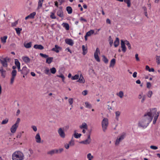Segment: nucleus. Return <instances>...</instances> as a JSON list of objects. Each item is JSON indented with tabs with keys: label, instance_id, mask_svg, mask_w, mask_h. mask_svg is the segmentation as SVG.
Here are the masks:
<instances>
[{
	"label": "nucleus",
	"instance_id": "a211bd4d",
	"mask_svg": "<svg viewBox=\"0 0 160 160\" xmlns=\"http://www.w3.org/2000/svg\"><path fill=\"white\" fill-rule=\"evenodd\" d=\"M61 49V48L58 45H56L55 46V47L52 49V50L55 51L56 52L58 53L59 52V50Z\"/></svg>",
	"mask_w": 160,
	"mask_h": 160
},
{
	"label": "nucleus",
	"instance_id": "79ce46f5",
	"mask_svg": "<svg viewBox=\"0 0 160 160\" xmlns=\"http://www.w3.org/2000/svg\"><path fill=\"white\" fill-rule=\"evenodd\" d=\"M16 32L17 34H19L20 33L21 31L22 30V29L20 28H15Z\"/></svg>",
	"mask_w": 160,
	"mask_h": 160
},
{
	"label": "nucleus",
	"instance_id": "a878e982",
	"mask_svg": "<svg viewBox=\"0 0 160 160\" xmlns=\"http://www.w3.org/2000/svg\"><path fill=\"white\" fill-rule=\"evenodd\" d=\"M8 38L7 36H5L1 38V40L2 41V42L3 43H5L6 42V39H7Z\"/></svg>",
	"mask_w": 160,
	"mask_h": 160
},
{
	"label": "nucleus",
	"instance_id": "ea45409f",
	"mask_svg": "<svg viewBox=\"0 0 160 160\" xmlns=\"http://www.w3.org/2000/svg\"><path fill=\"white\" fill-rule=\"evenodd\" d=\"M85 104L86 105V107L87 108H92L91 105L88 102H85Z\"/></svg>",
	"mask_w": 160,
	"mask_h": 160
},
{
	"label": "nucleus",
	"instance_id": "e2e57ef3",
	"mask_svg": "<svg viewBox=\"0 0 160 160\" xmlns=\"http://www.w3.org/2000/svg\"><path fill=\"white\" fill-rule=\"evenodd\" d=\"M150 148H151L152 149H153V150H156L158 148L157 147L152 145L150 146Z\"/></svg>",
	"mask_w": 160,
	"mask_h": 160
},
{
	"label": "nucleus",
	"instance_id": "bb28decb",
	"mask_svg": "<svg viewBox=\"0 0 160 160\" xmlns=\"http://www.w3.org/2000/svg\"><path fill=\"white\" fill-rule=\"evenodd\" d=\"M121 114V112L120 111H118L115 112L116 119L117 121L119 120V117Z\"/></svg>",
	"mask_w": 160,
	"mask_h": 160
},
{
	"label": "nucleus",
	"instance_id": "393cba45",
	"mask_svg": "<svg viewBox=\"0 0 160 160\" xmlns=\"http://www.w3.org/2000/svg\"><path fill=\"white\" fill-rule=\"evenodd\" d=\"M22 59L24 62L26 63H28L30 62V59L28 57H22Z\"/></svg>",
	"mask_w": 160,
	"mask_h": 160
},
{
	"label": "nucleus",
	"instance_id": "09e8293b",
	"mask_svg": "<svg viewBox=\"0 0 160 160\" xmlns=\"http://www.w3.org/2000/svg\"><path fill=\"white\" fill-rule=\"evenodd\" d=\"M15 63L17 67L20 65V63L17 59H15Z\"/></svg>",
	"mask_w": 160,
	"mask_h": 160
},
{
	"label": "nucleus",
	"instance_id": "a19ab883",
	"mask_svg": "<svg viewBox=\"0 0 160 160\" xmlns=\"http://www.w3.org/2000/svg\"><path fill=\"white\" fill-rule=\"evenodd\" d=\"M18 23V20L12 23L11 26L12 27H16Z\"/></svg>",
	"mask_w": 160,
	"mask_h": 160
},
{
	"label": "nucleus",
	"instance_id": "5fc2aeb1",
	"mask_svg": "<svg viewBox=\"0 0 160 160\" xmlns=\"http://www.w3.org/2000/svg\"><path fill=\"white\" fill-rule=\"evenodd\" d=\"M51 15H50V18L53 19H55L56 18V17L55 16L54 13L51 12Z\"/></svg>",
	"mask_w": 160,
	"mask_h": 160
},
{
	"label": "nucleus",
	"instance_id": "20e7f679",
	"mask_svg": "<svg viewBox=\"0 0 160 160\" xmlns=\"http://www.w3.org/2000/svg\"><path fill=\"white\" fill-rule=\"evenodd\" d=\"M126 133L123 132L121 135L118 136L115 141V144L116 146H118L120 142L122 140L125 138Z\"/></svg>",
	"mask_w": 160,
	"mask_h": 160
},
{
	"label": "nucleus",
	"instance_id": "5701e85b",
	"mask_svg": "<svg viewBox=\"0 0 160 160\" xmlns=\"http://www.w3.org/2000/svg\"><path fill=\"white\" fill-rule=\"evenodd\" d=\"M77 82L81 83H84V79L82 74L80 75V78L77 81Z\"/></svg>",
	"mask_w": 160,
	"mask_h": 160
},
{
	"label": "nucleus",
	"instance_id": "2f4dec72",
	"mask_svg": "<svg viewBox=\"0 0 160 160\" xmlns=\"http://www.w3.org/2000/svg\"><path fill=\"white\" fill-rule=\"evenodd\" d=\"M63 26L65 28L66 30H68L69 29V24L66 23H63Z\"/></svg>",
	"mask_w": 160,
	"mask_h": 160
},
{
	"label": "nucleus",
	"instance_id": "1a4fd4ad",
	"mask_svg": "<svg viewBox=\"0 0 160 160\" xmlns=\"http://www.w3.org/2000/svg\"><path fill=\"white\" fill-rule=\"evenodd\" d=\"M98 53H100V51L98 48H97L95 52L94 53V57L95 59L97 62H100V60L98 56Z\"/></svg>",
	"mask_w": 160,
	"mask_h": 160
},
{
	"label": "nucleus",
	"instance_id": "13d9d810",
	"mask_svg": "<svg viewBox=\"0 0 160 160\" xmlns=\"http://www.w3.org/2000/svg\"><path fill=\"white\" fill-rule=\"evenodd\" d=\"M68 102L70 105H72L73 103V99L72 98H70L68 99Z\"/></svg>",
	"mask_w": 160,
	"mask_h": 160
},
{
	"label": "nucleus",
	"instance_id": "37998d69",
	"mask_svg": "<svg viewBox=\"0 0 160 160\" xmlns=\"http://www.w3.org/2000/svg\"><path fill=\"white\" fill-rule=\"evenodd\" d=\"M36 15L35 12H33L30 14L28 16L30 18H34V16Z\"/></svg>",
	"mask_w": 160,
	"mask_h": 160
},
{
	"label": "nucleus",
	"instance_id": "7c9ffc66",
	"mask_svg": "<svg viewBox=\"0 0 160 160\" xmlns=\"http://www.w3.org/2000/svg\"><path fill=\"white\" fill-rule=\"evenodd\" d=\"M43 0H39L38 8L39 9L42 7Z\"/></svg>",
	"mask_w": 160,
	"mask_h": 160
},
{
	"label": "nucleus",
	"instance_id": "bf43d9fd",
	"mask_svg": "<svg viewBox=\"0 0 160 160\" xmlns=\"http://www.w3.org/2000/svg\"><path fill=\"white\" fill-rule=\"evenodd\" d=\"M70 145H73L74 144V141L72 139V138L69 142V144Z\"/></svg>",
	"mask_w": 160,
	"mask_h": 160
},
{
	"label": "nucleus",
	"instance_id": "f257e3e1",
	"mask_svg": "<svg viewBox=\"0 0 160 160\" xmlns=\"http://www.w3.org/2000/svg\"><path fill=\"white\" fill-rule=\"evenodd\" d=\"M159 115V112H157L156 108L150 110V112H147L143 116L142 119L138 123L139 127L143 128H146L152 121L153 116L154 118L153 123V124H155Z\"/></svg>",
	"mask_w": 160,
	"mask_h": 160
},
{
	"label": "nucleus",
	"instance_id": "72a5a7b5",
	"mask_svg": "<svg viewBox=\"0 0 160 160\" xmlns=\"http://www.w3.org/2000/svg\"><path fill=\"white\" fill-rule=\"evenodd\" d=\"M82 50L83 51V54L84 55L86 54L87 52V48L85 47V46L84 45H83L82 46Z\"/></svg>",
	"mask_w": 160,
	"mask_h": 160
},
{
	"label": "nucleus",
	"instance_id": "dca6fc26",
	"mask_svg": "<svg viewBox=\"0 0 160 160\" xmlns=\"http://www.w3.org/2000/svg\"><path fill=\"white\" fill-rule=\"evenodd\" d=\"M47 154L51 156H52L55 154H57V151L55 149L52 150L47 152Z\"/></svg>",
	"mask_w": 160,
	"mask_h": 160
},
{
	"label": "nucleus",
	"instance_id": "412c9836",
	"mask_svg": "<svg viewBox=\"0 0 160 160\" xmlns=\"http://www.w3.org/2000/svg\"><path fill=\"white\" fill-rule=\"evenodd\" d=\"M79 128L81 129L84 128L86 129H88V126L85 122H83L81 125L79 126Z\"/></svg>",
	"mask_w": 160,
	"mask_h": 160
},
{
	"label": "nucleus",
	"instance_id": "4c0bfd02",
	"mask_svg": "<svg viewBox=\"0 0 160 160\" xmlns=\"http://www.w3.org/2000/svg\"><path fill=\"white\" fill-rule=\"evenodd\" d=\"M50 71L52 74H55L56 72V70L55 68L53 67L50 69Z\"/></svg>",
	"mask_w": 160,
	"mask_h": 160
},
{
	"label": "nucleus",
	"instance_id": "49530a36",
	"mask_svg": "<svg viewBox=\"0 0 160 160\" xmlns=\"http://www.w3.org/2000/svg\"><path fill=\"white\" fill-rule=\"evenodd\" d=\"M79 78V75H75L74 76L72 77V79L73 80L78 79Z\"/></svg>",
	"mask_w": 160,
	"mask_h": 160
},
{
	"label": "nucleus",
	"instance_id": "de8ad7c7",
	"mask_svg": "<svg viewBox=\"0 0 160 160\" xmlns=\"http://www.w3.org/2000/svg\"><path fill=\"white\" fill-rule=\"evenodd\" d=\"M109 44H110L111 46L112 45V44L113 43V40L112 39V38H111V36H109Z\"/></svg>",
	"mask_w": 160,
	"mask_h": 160
},
{
	"label": "nucleus",
	"instance_id": "052dcab7",
	"mask_svg": "<svg viewBox=\"0 0 160 160\" xmlns=\"http://www.w3.org/2000/svg\"><path fill=\"white\" fill-rule=\"evenodd\" d=\"M93 158V157L91 155V154L90 153H89L87 155V158L88 159H92Z\"/></svg>",
	"mask_w": 160,
	"mask_h": 160
},
{
	"label": "nucleus",
	"instance_id": "423d86ee",
	"mask_svg": "<svg viewBox=\"0 0 160 160\" xmlns=\"http://www.w3.org/2000/svg\"><path fill=\"white\" fill-rule=\"evenodd\" d=\"M9 59L8 58H4L2 59H0V61L3 67L7 68L8 66L7 62L9 61Z\"/></svg>",
	"mask_w": 160,
	"mask_h": 160
},
{
	"label": "nucleus",
	"instance_id": "58836bf2",
	"mask_svg": "<svg viewBox=\"0 0 160 160\" xmlns=\"http://www.w3.org/2000/svg\"><path fill=\"white\" fill-rule=\"evenodd\" d=\"M156 62L158 65L160 64V56H156Z\"/></svg>",
	"mask_w": 160,
	"mask_h": 160
},
{
	"label": "nucleus",
	"instance_id": "4be33fe9",
	"mask_svg": "<svg viewBox=\"0 0 160 160\" xmlns=\"http://www.w3.org/2000/svg\"><path fill=\"white\" fill-rule=\"evenodd\" d=\"M119 44V39L118 38H116L115 41L114 42V44L115 47H117Z\"/></svg>",
	"mask_w": 160,
	"mask_h": 160
},
{
	"label": "nucleus",
	"instance_id": "603ef678",
	"mask_svg": "<svg viewBox=\"0 0 160 160\" xmlns=\"http://www.w3.org/2000/svg\"><path fill=\"white\" fill-rule=\"evenodd\" d=\"M152 94V92L151 91H149L147 95L149 98H150L151 97Z\"/></svg>",
	"mask_w": 160,
	"mask_h": 160
},
{
	"label": "nucleus",
	"instance_id": "9b49d317",
	"mask_svg": "<svg viewBox=\"0 0 160 160\" xmlns=\"http://www.w3.org/2000/svg\"><path fill=\"white\" fill-rule=\"evenodd\" d=\"M0 72L1 73V76L3 78H5L6 77L7 72L4 70L2 67L0 68Z\"/></svg>",
	"mask_w": 160,
	"mask_h": 160
},
{
	"label": "nucleus",
	"instance_id": "c85d7f7f",
	"mask_svg": "<svg viewBox=\"0 0 160 160\" xmlns=\"http://www.w3.org/2000/svg\"><path fill=\"white\" fill-rule=\"evenodd\" d=\"M66 10L69 14H70L72 12V9L70 6L67 7L66 8Z\"/></svg>",
	"mask_w": 160,
	"mask_h": 160
},
{
	"label": "nucleus",
	"instance_id": "0e129e2a",
	"mask_svg": "<svg viewBox=\"0 0 160 160\" xmlns=\"http://www.w3.org/2000/svg\"><path fill=\"white\" fill-rule=\"evenodd\" d=\"M31 128H32L33 131L35 132H36L37 130V128L35 126H32Z\"/></svg>",
	"mask_w": 160,
	"mask_h": 160
},
{
	"label": "nucleus",
	"instance_id": "69168bd1",
	"mask_svg": "<svg viewBox=\"0 0 160 160\" xmlns=\"http://www.w3.org/2000/svg\"><path fill=\"white\" fill-rule=\"evenodd\" d=\"M151 86V83L150 82H148L147 83V87L148 88H150Z\"/></svg>",
	"mask_w": 160,
	"mask_h": 160
},
{
	"label": "nucleus",
	"instance_id": "774afa93",
	"mask_svg": "<svg viewBox=\"0 0 160 160\" xmlns=\"http://www.w3.org/2000/svg\"><path fill=\"white\" fill-rule=\"evenodd\" d=\"M145 99H146V96H145V95H144L142 97V98L141 101V102L142 103H143L144 102V100H145Z\"/></svg>",
	"mask_w": 160,
	"mask_h": 160
},
{
	"label": "nucleus",
	"instance_id": "cd10ccee",
	"mask_svg": "<svg viewBox=\"0 0 160 160\" xmlns=\"http://www.w3.org/2000/svg\"><path fill=\"white\" fill-rule=\"evenodd\" d=\"M53 58L49 57L47 58L46 59V62L48 64H50L52 61Z\"/></svg>",
	"mask_w": 160,
	"mask_h": 160
},
{
	"label": "nucleus",
	"instance_id": "680f3d73",
	"mask_svg": "<svg viewBox=\"0 0 160 160\" xmlns=\"http://www.w3.org/2000/svg\"><path fill=\"white\" fill-rule=\"evenodd\" d=\"M56 150L57 151V154L61 153L63 151V148H60L59 149H56Z\"/></svg>",
	"mask_w": 160,
	"mask_h": 160
},
{
	"label": "nucleus",
	"instance_id": "c03bdc74",
	"mask_svg": "<svg viewBox=\"0 0 160 160\" xmlns=\"http://www.w3.org/2000/svg\"><path fill=\"white\" fill-rule=\"evenodd\" d=\"M8 119L7 118H6L5 119L3 120L2 121L1 124L2 125L6 124L8 122Z\"/></svg>",
	"mask_w": 160,
	"mask_h": 160
},
{
	"label": "nucleus",
	"instance_id": "b1692460",
	"mask_svg": "<svg viewBox=\"0 0 160 160\" xmlns=\"http://www.w3.org/2000/svg\"><path fill=\"white\" fill-rule=\"evenodd\" d=\"M115 62H116L115 59L114 58H113V59H112L110 61L109 67H113L115 64Z\"/></svg>",
	"mask_w": 160,
	"mask_h": 160
},
{
	"label": "nucleus",
	"instance_id": "ddd939ff",
	"mask_svg": "<svg viewBox=\"0 0 160 160\" xmlns=\"http://www.w3.org/2000/svg\"><path fill=\"white\" fill-rule=\"evenodd\" d=\"M65 41L66 43L70 46H72L73 45V41L71 39L67 38L65 39Z\"/></svg>",
	"mask_w": 160,
	"mask_h": 160
},
{
	"label": "nucleus",
	"instance_id": "6e6552de",
	"mask_svg": "<svg viewBox=\"0 0 160 160\" xmlns=\"http://www.w3.org/2000/svg\"><path fill=\"white\" fill-rule=\"evenodd\" d=\"M58 132L61 138H65V134L64 132V128H59L58 131Z\"/></svg>",
	"mask_w": 160,
	"mask_h": 160
},
{
	"label": "nucleus",
	"instance_id": "0eeeda50",
	"mask_svg": "<svg viewBox=\"0 0 160 160\" xmlns=\"http://www.w3.org/2000/svg\"><path fill=\"white\" fill-rule=\"evenodd\" d=\"M91 141L90 133L88 135L87 138L86 140L80 142L79 143L81 144L88 145L89 144L91 143Z\"/></svg>",
	"mask_w": 160,
	"mask_h": 160
},
{
	"label": "nucleus",
	"instance_id": "39448f33",
	"mask_svg": "<svg viewBox=\"0 0 160 160\" xmlns=\"http://www.w3.org/2000/svg\"><path fill=\"white\" fill-rule=\"evenodd\" d=\"M12 68L13 70L11 72L12 77L10 80V83L11 84L13 83L14 79L17 74V71L14 70L16 68V67L13 66Z\"/></svg>",
	"mask_w": 160,
	"mask_h": 160
},
{
	"label": "nucleus",
	"instance_id": "c756f323",
	"mask_svg": "<svg viewBox=\"0 0 160 160\" xmlns=\"http://www.w3.org/2000/svg\"><path fill=\"white\" fill-rule=\"evenodd\" d=\"M94 31L93 30H91L87 32L86 35L88 37L90 36L91 35L94 33Z\"/></svg>",
	"mask_w": 160,
	"mask_h": 160
},
{
	"label": "nucleus",
	"instance_id": "4468645a",
	"mask_svg": "<svg viewBox=\"0 0 160 160\" xmlns=\"http://www.w3.org/2000/svg\"><path fill=\"white\" fill-rule=\"evenodd\" d=\"M18 127L14 124L13 125L10 129V131L12 133H14Z\"/></svg>",
	"mask_w": 160,
	"mask_h": 160
},
{
	"label": "nucleus",
	"instance_id": "f704fd0d",
	"mask_svg": "<svg viewBox=\"0 0 160 160\" xmlns=\"http://www.w3.org/2000/svg\"><path fill=\"white\" fill-rule=\"evenodd\" d=\"M117 95L121 98H122L124 95L122 91H120L117 94Z\"/></svg>",
	"mask_w": 160,
	"mask_h": 160
},
{
	"label": "nucleus",
	"instance_id": "e433bc0d",
	"mask_svg": "<svg viewBox=\"0 0 160 160\" xmlns=\"http://www.w3.org/2000/svg\"><path fill=\"white\" fill-rule=\"evenodd\" d=\"M124 41L125 44L127 45L128 48L129 49H130L131 48V45L129 42L127 40H125Z\"/></svg>",
	"mask_w": 160,
	"mask_h": 160
},
{
	"label": "nucleus",
	"instance_id": "9d476101",
	"mask_svg": "<svg viewBox=\"0 0 160 160\" xmlns=\"http://www.w3.org/2000/svg\"><path fill=\"white\" fill-rule=\"evenodd\" d=\"M30 72L29 70L26 67H24L22 69L21 73L24 75H27Z\"/></svg>",
	"mask_w": 160,
	"mask_h": 160
},
{
	"label": "nucleus",
	"instance_id": "c9c22d12",
	"mask_svg": "<svg viewBox=\"0 0 160 160\" xmlns=\"http://www.w3.org/2000/svg\"><path fill=\"white\" fill-rule=\"evenodd\" d=\"M125 2L127 4V6L130 7L131 6V1L130 0H124Z\"/></svg>",
	"mask_w": 160,
	"mask_h": 160
},
{
	"label": "nucleus",
	"instance_id": "f8f14e48",
	"mask_svg": "<svg viewBox=\"0 0 160 160\" xmlns=\"http://www.w3.org/2000/svg\"><path fill=\"white\" fill-rule=\"evenodd\" d=\"M121 47L122 48V50L124 52H126V48L125 46V41H124L123 40H121Z\"/></svg>",
	"mask_w": 160,
	"mask_h": 160
},
{
	"label": "nucleus",
	"instance_id": "aec40b11",
	"mask_svg": "<svg viewBox=\"0 0 160 160\" xmlns=\"http://www.w3.org/2000/svg\"><path fill=\"white\" fill-rule=\"evenodd\" d=\"M34 48L39 50H42L44 48L41 45L35 44L34 46Z\"/></svg>",
	"mask_w": 160,
	"mask_h": 160
},
{
	"label": "nucleus",
	"instance_id": "2eb2a0df",
	"mask_svg": "<svg viewBox=\"0 0 160 160\" xmlns=\"http://www.w3.org/2000/svg\"><path fill=\"white\" fill-rule=\"evenodd\" d=\"M33 153V151L31 148H29L28 150V151L26 152V155L28 158H30L31 157V155Z\"/></svg>",
	"mask_w": 160,
	"mask_h": 160
},
{
	"label": "nucleus",
	"instance_id": "a18cd8bd",
	"mask_svg": "<svg viewBox=\"0 0 160 160\" xmlns=\"http://www.w3.org/2000/svg\"><path fill=\"white\" fill-rule=\"evenodd\" d=\"M102 57L103 58V61L105 63H107L108 62V59L105 56H103Z\"/></svg>",
	"mask_w": 160,
	"mask_h": 160
},
{
	"label": "nucleus",
	"instance_id": "7ed1b4c3",
	"mask_svg": "<svg viewBox=\"0 0 160 160\" xmlns=\"http://www.w3.org/2000/svg\"><path fill=\"white\" fill-rule=\"evenodd\" d=\"M108 125V120L107 118H104L102 121V127L104 132H105Z\"/></svg>",
	"mask_w": 160,
	"mask_h": 160
},
{
	"label": "nucleus",
	"instance_id": "6ab92c4d",
	"mask_svg": "<svg viewBox=\"0 0 160 160\" xmlns=\"http://www.w3.org/2000/svg\"><path fill=\"white\" fill-rule=\"evenodd\" d=\"M35 138L36 139V142L38 143L41 142V138L39 133H38L36 134Z\"/></svg>",
	"mask_w": 160,
	"mask_h": 160
},
{
	"label": "nucleus",
	"instance_id": "f03ea898",
	"mask_svg": "<svg viewBox=\"0 0 160 160\" xmlns=\"http://www.w3.org/2000/svg\"><path fill=\"white\" fill-rule=\"evenodd\" d=\"M23 158L24 155L20 151H16L12 154V159L13 160H23Z\"/></svg>",
	"mask_w": 160,
	"mask_h": 160
},
{
	"label": "nucleus",
	"instance_id": "864d4df0",
	"mask_svg": "<svg viewBox=\"0 0 160 160\" xmlns=\"http://www.w3.org/2000/svg\"><path fill=\"white\" fill-rule=\"evenodd\" d=\"M20 119L19 118H18L17 119V121H16V122L14 124L16 125L18 127V124H19V123L20 122Z\"/></svg>",
	"mask_w": 160,
	"mask_h": 160
},
{
	"label": "nucleus",
	"instance_id": "f3484780",
	"mask_svg": "<svg viewBox=\"0 0 160 160\" xmlns=\"http://www.w3.org/2000/svg\"><path fill=\"white\" fill-rule=\"evenodd\" d=\"M57 15L61 18H63L64 17L63 12L61 9H59L57 12Z\"/></svg>",
	"mask_w": 160,
	"mask_h": 160
},
{
	"label": "nucleus",
	"instance_id": "3c124183",
	"mask_svg": "<svg viewBox=\"0 0 160 160\" xmlns=\"http://www.w3.org/2000/svg\"><path fill=\"white\" fill-rule=\"evenodd\" d=\"M44 72L45 73L48 75L50 74L49 72V70L47 68H46L45 70L44 71Z\"/></svg>",
	"mask_w": 160,
	"mask_h": 160
},
{
	"label": "nucleus",
	"instance_id": "8fccbe9b",
	"mask_svg": "<svg viewBox=\"0 0 160 160\" xmlns=\"http://www.w3.org/2000/svg\"><path fill=\"white\" fill-rule=\"evenodd\" d=\"M57 77L59 78H61L62 79V81L63 82H64V75L62 74H61L60 75H57Z\"/></svg>",
	"mask_w": 160,
	"mask_h": 160
},
{
	"label": "nucleus",
	"instance_id": "6e6d98bb",
	"mask_svg": "<svg viewBox=\"0 0 160 160\" xmlns=\"http://www.w3.org/2000/svg\"><path fill=\"white\" fill-rule=\"evenodd\" d=\"M40 56H41V57H43V58H48V56L46 55V54H43V53H40Z\"/></svg>",
	"mask_w": 160,
	"mask_h": 160
},
{
	"label": "nucleus",
	"instance_id": "338daca9",
	"mask_svg": "<svg viewBox=\"0 0 160 160\" xmlns=\"http://www.w3.org/2000/svg\"><path fill=\"white\" fill-rule=\"evenodd\" d=\"M88 92L87 91L85 90L83 91L82 92V94L83 95L85 96L87 94Z\"/></svg>",
	"mask_w": 160,
	"mask_h": 160
},
{
	"label": "nucleus",
	"instance_id": "473e14b6",
	"mask_svg": "<svg viewBox=\"0 0 160 160\" xmlns=\"http://www.w3.org/2000/svg\"><path fill=\"white\" fill-rule=\"evenodd\" d=\"M31 44L32 43L31 42H29L25 44H24V47L27 48H30L31 47Z\"/></svg>",
	"mask_w": 160,
	"mask_h": 160
},
{
	"label": "nucleus",
	"instance_id": "4d7b16f0",
	"mask_svg": "<svg viewBox=\"0 0 160 160\" xmlns=\"http://www.w3.org/2000/svg\"><path fill=\"white\" fill-rule=\"evenodd\" d=\"M76 135V133H74V137L76 138H80V137H81V136L82 135V134L80 133L78 134V136H77Z\"/></svg>",
	"mask_w": 160,
	"mask_h": 160
}]
</instances>
